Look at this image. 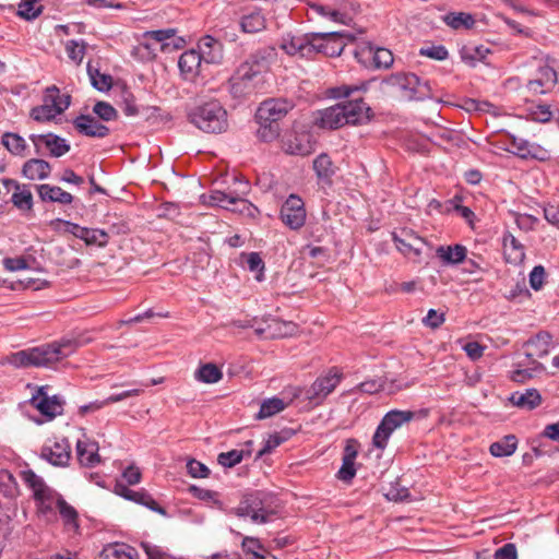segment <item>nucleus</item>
<instances>
[{
	"label": "nucleus",
	"mask_w": 559,
	"mask_h": 559,
	"mask_svg": "<svg viewBox=\"0 0 559 559\" xmlns=\"http://www.w3.org/2000/svg\"><path fill=\"white\" fill-rule=\"evenodd\" d=\"M368 85V82H361L330 88L332 98H345V100L319 110L314 120L316 126L321 129L336 130L346 124L358 126L368 122L371 108L361 96L354 97L355 93L366 92Z\"/></svg>",
	"instance_id": "1"
},
{
	"label": "nucleus",
	"mask_w": 559,
	"mask_h": 559,
	"mask_svg": "<svg viewBox=\"0 0 559 559\" xmlns=\"http://www.w3.org/2000/svg\"><path fill=\"white\" fill-rule=\"evenodd\" d=\"M275 49L271 47L259 48L240 63L229 80L230 91L235 96H246L253 93L263 82V73L267 72Z\"/></svg>",
	"instance_id": "2"
},
{
	"label": "nucleus",
	"mask_w": 559,
	"mask_h": 559,
	"mask_svg": "<svg viewBox=\"0 0 559 559\" xmlns=\"http://www.w3.org/2000/svg\"><path fill=\"white\" fill-rule=\"evenodd\" d=\"M73 350V343L67 341L13 353L7 357V362L16 368L49 367L68 357Z\"/></svg>",
	"instance_id": "3"
},
{
	"label": "nucleus",
	"mask_w": 559,
	"mask_h": 559,
	"mask_svg": "<svg viewBox=\"0 0 559 559\" xmlns=\"http://www.w3.org/2000/svg\"><path fill=\"white\" fill-rule=\"evenodd\" d=\"M383 93L402 100H425L432 98L429 81H423L415 73L396 72L381 81Z\"/></svg>",
	"instance_id": "4"
},
{
	"label": "nucleus",
	"mask_w": 559,
	"mask_h": 559,
	"mask_svg": "<svg viewBox=\"0 0 559 559\" xmlns=\"http://www.w3.org/2000/svg\"><path fill=\"white\" fill-rule=\"evenodd\" d=\"M188 118L193 126L206 133H223L228 128L227 111L216 99L193 107Z\"/></svg>",
	"instance_id": "5"
},
{
	"label": "nucleus",
	"mask_w": 559,
	"mask_h": 559,
	"mask_svg": "<svg viewBox=\"0 0 559 559\" xmlns=\"http://www.w3.org/2000/svg\"><path fill=\"white\" fill-rule=\"evenodd\" d=\"M414 418L412 411L393 409L388 412L372 437V444L374 448L383 450L388 444V440L397 428L411 421Z\"/></svg>",
	"instance_id": "6"
},
{
	"label": "nucleus",
	"mask_w": 559,
	"mask_h": 559,
	"mask_svg": "<svg viewBox=\"0 0 559 559\" xmlns=\"http://www.w3.org/2000/svg\"><path fill=\"white\" fill-rule=\"evenodd\" d=\"M239 518L249 516L253 523L263 524L271 521L274 511L264 507L260 492L245 496L235 509Z\"/></svg>",
	"instance_id": "7"
},
{
	"label": "nucleus",
	"mask_w": 559,
	"mask_h": 559,
	"mask_svg": "<svg viewBox=\"0 0 559 559\" xmlns=\"http://www.w3.org/2000/svg\"><path fill=\"white\" fill-rule=\"evenodd\" d=\"M222 55L218 50L210 51L209 56L199 53L194 49L181 53L178 67L185 80H193L199 73L202 61L206 63H218Z\"/></svg>",
	"instance_id": "8"
},
{
	"label": "nucleus",
	"mask_w": 559,
	"mask_h": 559,
	"mask_svg": "<svg viewBox=\"0 0 559 559\" xmlns=\"http://www.w3.org/2000/svg\"><path fill=\"white\" fill-rule=\"evenodd\" d=\"M47 385L36 386L29 404L35 407L47 420H52L63 413L64 400L60 395L49 396Z\"/></svg>",
	"instance_id": "9"
},
{
	"label": "nucleus",
	"mask_w": 559,
	"mask_h": 559,
	"mask_svg": "<svg viewBox=\"0 0 559 559\" xmlns=\"http://www.w3.org/2000/svg\"><path fill=\"white\" fill-rule=\"evenodd\" d=\"M294 104L285 98H270L262 102L257 110V121L280 122L292 109Z\"/></svg>",
	"instance_id": "10"
},
{
	"label": "nucleus",
	"mask_w": 559,
	"mask_h": 559,
	"mask_svg": "<svg viewBox=\"0 0 559 559\" xmlns=\"http://www.w3.org/2000/svg\"><path fill=\"white\" fill-rule=\"evenodd\" d=\"M281 47L287 55L312 59L314 57L316 33L292 35L283 38Z\"/></svg>",
	"instance_id": "11"
},
{
	"label": "nucleus",
	"mask_w": 559,
	"mask_h": 559,
	"mask_svg": "<svg viewBox=\"0 0 559 559\" xmlns=\"http://www.w3.org/2000/svg\"><path fill=\"white\" fill-rule=\"evenodd\" d=\"M343 374L332 368L325 376L319 377L307 391V396L316 404H320L341 382Z\"/></svg>",
	"instance_id": "12"
},
{
	"label": "nucleus",
	"mask_w": 559,
	"mask_h": 559,
	"mask_svg": "<svg viewBox=\"0 0 559 559\" xmlns=\"http://www.w3.org/2000/svg\"><path fill=\"white\" fill-rule=\"evenodd\" d=\"M281 219L290 229H298L306 221L304 201L296 194H290L281 209Z\"/></svg>",
	"instance_id": "13"
},
{
	"label": "nucleus",
	"mask_w": 559,
	"mask_h": 559,
	"mask_svg": "<svg viewBox=\"0 0 559 559\" xmlns=\"http://www.w3.org/2000/svg\"><path fill=\"white\" fill-rule=\"evenodd\" d=\"M345 36V33L341 32L316 33L314 56L318 53L329 57L340 56L346 46Z\"/></svg>",
	"instance_id": "14"
},
{
	"label": "nucleus",
	"mask_w": 559,
	"mask_h": 559,
	"mask_svg": "<svg viewBox=\"0 0 559 559\" xmlns=\"http://www.w3.org/2000/svg\"><path fill=\"white\" fill-rule=\"evenodd\" d=\"M40 456L55 466H66L71 456V448L67 439L55 440L41 448Z\"/></svg>",
	"instance_id": "15"
},
{
	"label": "nucleus",
	"mask_w": 559,
	"mask_h": 559,
	"mask_svg": "<svg viewBox=\"0 0 559 559\" xmlns=\"http://www.w3.org/2000/svg\"><path fill=\"white\" fill-rule=\"evenodd\" d=\"M294 329L295 325L292 322L269 317L263 320V324L254 329V333L262 338H278L290 335Z\"/></svg>",
	"instance_id": "16"
},
{
	"label": "nucleus",
	"mask_w": 559,
	"mask_h": 559,
	"mask_svg": "<svg viewBox=\"0 0 559 559\" xmlns=\"http://www.w3.org/2000/svg\"><path fill=\"white\" fill-rule=\"evenodd\" d=\"M29 139L33 142L37 153L40 151V144L45 145L52 157H61L70 151V145L67 143V141L53 133L31 134Z\"/></svg>",
	"instance_id": "17"
},
{
	"label": "nucleus",
	"mask_w": 559,
	"mask_h": 559,
	"mask_svg": "<svg viewBox=\"0 0 559 559\" xmlns=\"http://www.w3.org/2000/svg\"><path fill=\"white\" fill-rule=\"evenodd\" d=\"M356 58L359 62L367 64L369 60H372V63L376 68H390L394 61L393 53L382 47H372L367 46L361 48L360 51L356 52Z\"/></svg>",
	"instance_id": "18"
},
{
	"label": "nucleus",
	"mask_w": 559,
	"mask_h": 559,
	"mask_svg": "<svg viewBox=\"0 0 559 559\" xmlns=\"http://www.w3.org/2000/svg\"><path fill=\"white\" fill-rule=\"evenodd\" d=\"M76 131L90 138H105L109 134V128L100 123L90 115H80L73 120Z\"/></svg>",
	"instance_id": "19"
},
{
	"label": "nucleus",
	"mask_w": 559,
	"mask_h": 559,
	"mask_svg": "<svg viewBox=\"0 0 559 559\" xmlns=\"http://www.w3.org/2000/svg\"><path fill=\"white\" fill-rule=\"evenodd\" d=\"M393 240L396 248L404 254L413 252L415 255H419L421 253L424 239L413 230L402 229L399 234L393 233Z\"/></svg>",
	"instance_id": "20"
},
{
	"label": "nucleus",
	"mask_w": 559,
	"mask_h": 559,
	"mask_svg": "<svg viewBox=\"0 0 559 559\" xmlns=\"http://www.w3.org/2000/svg\"><path fill=\"white\" fill-rule=\"evenodd\" d=\"M116 492L128 500H131V501H134L136 503L147 507L152 511H155L163 515L166 514V510L164 508L159 507L158 503L153 499V497L143 490L135 491V490L128 488L124 484L117 483L116 484Z\"/></svg>",
	"instance_id": "21"
},
{
	"label": "nucleus",
	"mask_w": 559,
	"mask_h": 559,
	"mask_svg": "<svg viewBox=\"0 0 559 559\" xmlns=\"http://www.w3.org/2000/svg\"><path fill=\"white\" fill-rule=\"evenodd\" d=\"M99 447L96 441L88 439L78 440L76 442V455L78 460L83 466L94 467L100 463V456L98 454Z\"/></svg>",
	"instance_id": "22"
},
{
	"label": "nucleus",
	"mask_w": 559,
	"mask_h": 559,
	"mask_svg": "<svg viewBox=\"0 0 559 559\" xmlns=\"http://www.w3.org/2000/svg\"><path fill=\"white\" fill-rule=\"evenodd\" d=\"M552 337L548 332H539L530 338L525 346L527 347L526 357L531 360L542 358L548 355L551 346Z\"/></svg>",
	"instance_id": "23"
},
{
	"label": "nucleus",
	"mask_w": 559,
	"mask_h": 559,
	"mask_svg": "<svg viewBox=\"0 0 559 559\" xmlns=\"http://www.w3.org/2000/svg\"><path fill=\"white\" fill-rule=\"evenodd\" d=\"M37 193L43 202H56L59 204H70L73 202V195L58 186L43 183L36 186Z\"/></svg>",
	"instance_id": "24"
},
{
	"label": "nucleus",
	"mask_w": 559,
	"mask_h": 559,
	"mask_svg": "<svg viewBox=\"0 0 559 559\" xmlns=\"http://www.w3.org/2000/svg\"><path fill=\"white\" fill-rule=\"evenodd\" d=\"M50 171V164L40 158H31L22 167L23 176L29 180H44L49 177Z\"/></svg>",
	"instance_id": "25"
},
{
	"label": "nucleus",
	"mask_w": 559,
	"mask_h": 559,
	"mask_svg": "<svg viewBox=\"0 0 559 559\" xmlns=\"http://www.w3.org/2000/svg\"><path fill=\"white\" fill-rule=\"evenodd\" d=\"M502 245L509 263L518 264L524 261V246L510 231L503 234Z\"/></svg>",
	"instance_id": "26"
},
{
	"label": "nucleus",
	"mask_w": 559,
	"mask_h": 559,
	"mask_svg": "<svg viewBox=\"0 0 559 559\" xmlns=\"http://www.w3.org/2000/svg\"><path fill=\"white\" fill-rule=\"evenodd\" d=\"M313 170L320 182L330 186L332 183V178L336 173V167L334 166L331 157L328 154L322 153L314 158Z\"/></svg>",
	"instance_id": "27"
},
{
	"label": "nucleus",
	"mask_w": 559,
	"mask_h": 559,
	"mask_svg": "<svg viewBox=\"0 0 559 559\" xmlns=\"http://www.w3.org/2000/svg\"><path fill=\"white\" fill-rule=\"evenodd\" d=\"M97 559H138V551L123 543L109 544L104 547Z\"/></svg>",
	"instance_id": "28"
},
{
	"label": "nucleus",
	"mask_w": 559,
	"mask_h": 559,
	"mask_svg": "<svg viewBox=\"0 0 559 559\" xmlns=\"http://www.w3.org/2000/svg\"><path fill=\"white\" fill-rule=\"evenodd\" d=\"M509 400L514 406L532 411L540 405L542 395L536 389H526L524 392L512 393Z\"/></svg>",
	"instance_id": "29"
},
{
	"label": "nucleus",
	"mask_w": 559,
	"mask_h": 559,
	"mask_svg": "<svg viewBox=\"0 0 559 559\" xmlns=\"http://www.w3.org/2000/svg\"><path fill=\"white\" fill-rule=\"evenodd\" d=\"M43 102L47 103L55 110H59L58 107L60 106L61 115L70 107L71 96L69 94H61L56 85H51L45 88Z\"/></svg>",
	"instance_id": "30"
},
{
	"label": "nucleus",
	"mask_w": 559,
	"mask_h": 559,
	"mask_svg": "<svg viewBox=\"0 0 559 559\" xmlns=\"http://www.w3.org/2000/svg\"><path fill=\"white\" fill-rule=\"evenodd\" d=\"M56 509H58L63 524L68 531L76 533L79 531L78 511L70 506L62 497H57Z\"/></svg>",
	"instance_id": "31"
},
{
	"label": "nucleus",
	"mask_w": 559,
	"mask_h": 559,
	"mask_svg": "<svg viewBox=\"0 0 559 559\" xmlns=\"http://www.w3.org/2000/svg\"><path fill=\"white\" fill-rule=\"evenodd\" d=\"M466 248L462 245L454 246H440L437 248V257L443 262V264H459L466 258Z\"/></svg>",
	"instance_id": "32"
},
{
	"label": "nucleus",
	"mask_w": 559,
	"mask_h": 559,
	"mask_svg": "<svg viewBox=\"0 0 559 559\" xmlns=\"http://www.w3.org/2000/svg\"><path fill=\"white\" fill-rule=\"evenodd\" d=\"M240 26L245 33H258L265 28L266 20L261 10H253L242 16Z\"/></svg>",
	"instance_id": "33"
},
{
	"label": "nucleus",
	"mask_w": 559,
	"mask_h": 559,
	"mask_svg": "<svg viewBox=\"0 0 559 559\" xmlns=\"http://www.w3.org/2000/svg\"><path fill=\"white\" fill-rule=\"evenodd\" d=\"M79 239L83 240L86 246H97L104 248L108 245L109 235L104 229L87 228L82 226Z\"/></svg>",
	"instance_id": "34"
},
{
	"label": "nucleus",
	"mask_w": 559,
	"mask_h": 559,
	"mask_svg": "<svg viewBox=\"0 0 559 559\" xmlns=\"http://www.w3.org/2000/svg\"><path fill=\"white\" fill-rule=\"evenodd\" d=\"M442 20L453 29H471L475 25L474 16L466 12H450L443 15Z\"/></svg>",
	"instance_id": "35"
},
{
	"label": "nucleus",
	"mask_w": 559,
	"mask_h": 559,
	"mask_svg": "<svg viewBox=\"0 0 559 559\" xmlns=\"http://www.w3.org/2000/svg\"><path fill=\"white\" fill-rule=\"evenodd\" d=\"M209 203L211 205L219 206L222 209L230 210V211H242L235 202L234 197L230 193L229 188L225 191L213 190L209 195Z\"/></svg>",
	"instance_id": "36"
},
{
	"label": "nucleus",
	"mask_w": 559,
	"mask_h": 559,
	"mask_svg": "<svg viewBox=\"0 0 559 559\" xmlns=\"http://www.w3.org/2000/svg\"><path fill=\"white\" fill-rule=\"evenodd\" d=\"M538 150V145L530 143L527 140L514 135L511 136L510 151L522 158L536 157Z\"/></svg>",
	"instance_id": "37"
},
{
	"label": "nucleus",
	"mask_w": 559,
	"mask_h": 559,
	"mask_svg": "<svg viewBox=\"0 0 559 559\" xmlns=\"http://www.w3.org/2000/svg\"><path fill=\"white\" fill-rule=\"evenodd\" d=\"M252 441L246 442V445L250 448L252 445ZM251 450L250 449H241V450H230L228 452H222L217 456V462L224 467H234L238 463L242 461L243 457L250 456Z\"/></svg>",
	"instance_id": "38"
},
{
	"label": "nucleus",
	"mask_w": 559,
	"mask_h": 559,
	"mask_svg": "<svg viewBox=\"0 0 559 559\" xmlns=\"http://www.w3.org/2000/svg\"><path fill=\"white\" fill-rule=\"evenodd\" d=\"M1 143L12 155L15 156H24L27 147L25 139L14 132H4L1 138Z\"/></svg>",
	"instance_id": "39"
},
{
	"label": "nucleus",
	"mask_w": 559,
	"mask_h": 559,
	"mask_svg": "<svg viewBox=\"0 0 559 559\" xmlns=\"http://www.w3.org/2000/svg\"><path fill=\"white\" fill-rule=\"evenodd\" d=\"M516 445V437L514 435H508L501 440L493 442L490 445L489 451L491 455L496 457L510 456L515 452Z\"/></svg>",
	"instance_id": "40"
},
{
	"label": "nucleus",
	"mask_w": 559,
	"mask_h": 559,
	"mask_svg": "<svg viewBox=\"0 0 559 559\" xmlns=\"http://www.w3.org/2000/svg\"><path fill=\"white\" fill-rule=\"evenodd\" d=\"M294 431L292 429H284L280 432H274L265 440L264 445L258 451L255 459H261L263 455L271 453L275 448L287 441Z\"/></svg>",
	"instance_id": "41"
},
{
	"label": "nucleus",
	"mask_w": 559,
	"mask_h": 559,
	"mask_svg": "<svg viewBox=\"0 0 559 559\" xmlns=\"http://www.w3.org/2000/svg\"><path fill=\"white\" fill-rule=\"evenodd\" d=\"M87 74L90 76L92 86L99 92H107L112 86V78L109 74L100 73L97 68H94L92 62L87 63Z\"/></svg>",
	"instance_id": "42"
},
{
	"label": "nucleus",
	"mask_w": 559,
	"mask_h": 559,
	"mask_svg": "<svg viewBox=\"0 0 559 559\" xmlns=\"http://www.w3.org/2000/svg\"><path fill=\"white\" fill-rule=\"evenodd\" d=\"M22 479L33 490L34 499L38 496H43L50 489L44 481V479L35 474L32 469L21 472Z\"/></svg>",
	"instance_id": "43"
},
{
	"label": "nucleus",
	"mask_w": 559,
	"mask_h": 559,
	"mask_svg": "<svg viewBox=\"0 0 559 559\" xmlns=\"http://www.w3.org/2000/svg\"><path fill=\"white\" fill-rule=\"evenodd\" d=\"M228 188L235 199V202L240 209L243 210L249 205L248 201L246 200V195L250 191V185L247 180L239 177H234V186Z\"/></svg>",
	"instance_id": "44"
},
{
	"label": "nucleus",
	"mask_w": 559,
	"mask_h": 559,
	"mask_svg": "<svg viewBox=\"0 0 559 559\" xmlns=\"http://www.w3.org/2000/svg\"><path fill=\"white\" fill-rule=\"evenodd\" d=\"M11 202L20 211H32L33 194L28 186L23 185L19 190H15L12 194Z\"/></svg>",
	"instance_id": "45"
},
{
	"label": "nucleus",
	"mask_w": 559,
	"mask_h": 559,
	"mask_svg": "<svg viewBox=\"0 0 559 559\" xmlns=\"http://www.w3.org/2000/svg\"><path fill=\"white\" fill-rule=\"evenodd\" d=\"M195 379L203 383H216L223 378V372L214 364L202 365L194 374Z\"/></svg>",
	"instance_id": "46"
},
{
	"label": "nucleus",
	"mask_w": 559,
	"mask_h": 559,
	"mask_svg": "<svg viewBox=\"0 0 559 559\" xmlns=\"http://www.w3.org/2000/svg\"><path fill=\"white\" fill-rule=\"evenodd\" d=\"M286 403L280 397H272L264 400L260 406V411L257 415L258 419H264L272 417L280 412L284 411Z\"/></svg>",
	"instance_id": "47"
},
{
	"label": "nucleus",
	"mask_w": 559,
	"mask_h": 559,
	"mask_svg": "<svg viewBox=\"0 0 559 559\" xmlns=\"http://www.w3.org/2000/svg\"><path fill=\"white\" fill-rule=\"evenodd\" d=\"M0 492L8 498H14L19 495L17 481L13 474L7 469L0 471Z\"/></svg>",
	"instance_id": "48"
},
{
	"label": "nucleus",
	"mask_w": 559,
	"mask_h": 559,
	"mask_svg": "<svg viewBox=\"0 0 559 559\" xmlns=\"http://www.w3.org/2000/svg\"><path fill=\"white\" fill-rule=\"evenodd\" d=\"M60 109V106L58 107ZM58 115H60V110L52 109L47 103H44L39 106H35L31 109L29 117L37 122H49L53 120Z\"/></svg>",
	"instance_id": "49"
},
{
	"label": "nucleus",
	"mask_w": 559,
	"mask_h": 559,
	"mask_svg": "<svg viewBox=\"0 0 559 559\" xmlns=\"http://www.w3.org/2000/svg\"><path fill=\"white\" fill-rule=\"evenodd\" d=\"M177 31L175 28H164L156 31H147L143 33V39L154 40L155 43L160 44V50L165 51L169 47V44L166 43L167 39L175 37Z\"/></svg>",
	"instance_id": "50"
},
{
	"label": "nucleus",
	"mask_w": 559,
	"mask_h": 559,
	"mask_svg": "<svg viewBox=\"0 0 559 559\" xmlns=\"http://www.w3.org/2000/svg\"><path fill=\"white\" fill-rule=\"evenodd\" d=\"M41 11L43 5L38 3V0H21L16 14L26 21H31L36 19Z\"/></svg>",
	"instance_id": "51"
},
{
	"label": "nucleus",
	"mask_w": 559,
	"mask_h": 559,
	"mask_svg": "<svg viewBox=\"0 0 559 559\" xmlns=\"http://www.w3.org/2000/svg\"><path fill=\"white\" fill-rule=\"evenodd\" d=\"M57 497L61 496L50 488L48 492H45L43 496L35 498L38 512L44 515L51 513L56 508Z\"/></svg>",
	"instance_id": "52"
},
{
	"label": "nucleus",
	"mask_w": 559,
	"mask_h": 559,
	"mask_svg": "<svg viewBox=\"0 0 559 559\" xmlns=\"http://www.w3.org/2000/svg\"><path fill=\"white\" fill-rule=\"evenodd\" d=\"M533 367L531 368H519L513 370L510 374V379L514 382L523 383L528 379H532L536 372H540L544 370L542 364L537 360H532Z\"/></svg>",
	"instance_id": "53"
},
{
	"label": "nucleus",
	"mask_w": 559,
	"mask_h": 559,
	"mask_svg": "<svg viewBox=\"0 0 559 559\" xmlns=\"http://www.w3.org/2000/svg\"><path fill=\"white\" fill-rule=\"evenodd\" d=\"M258 123L260 124V127L257 131V134L260 140L264 142H271L280 135V123L271 121H258Z\"/></svg>",
	"instance_id": "54"
},
{
	"label": "nucleus",
	"mask_w": 559,
	"mask_h": 559,
	"mask_svg": "<svg viewBox=\"0 0 559 559\" xmlns=\"http://www.w3.org/2000/svg\"><path fill=\"white\" fill-rule=\"evenodd\" d=\"M242 258L246 259V263L248 265V269L251 272H257L255 275L257 281H262L263 278V270H264V262L258 252H250V253H242Z\"/></svg>",
	"instance_id": "55"
},
{
	"label": "nucleus",
	"mask_w": 559,
	"mask_h": 559,
	"mask_svg": "<svg viewBox=\"0 0 559 559\" xmlns=\"http://www.w3.org/2000/svg\"><path fill=\"white\" fill-rule=\"evenodd\" d=\"M66 51L72 61L80 64L85 55V43L74 39L68 40L66 44Z\"/></svg>",
	"instance_id": "56"
},
{
	"label": "nucleus",
	"mask_w": 559,
	"mask_h": 559,
	"mask_svg": "<svg viewBox=\"0 0 559 559\" xmlns=\"http://www.w3.org/2000/svg\"><path fill=\"white\" fill-rule=\"evenodd\" d=\"M93 112L104 121H112L117 118V110L107 102H97L93 107Z\"/></svg>",
	"instance_id": "57"
},
{
	"label": "nucleus",
	"mask_w": 559,
	"mask_h": 559,
	"mask_svg": "<svg viewBox=\"0 0 559 559\" xmlns=\"http://www.w3.org/2000/svg\"><path fill=\"white\" fill-rule=\"evenodd\" d=\"M187 471L194 478H205L210 474L209 467L194 459L187 462Z\"/></svg>",
	"instance_id": "58"
},
{
	"label": "nucleus",
	"mask_w": 559,
	"mask_h": 559,
	"mask_svg": "<svg viewBox=\"0 0 559 559\" xmlns=\"http://www.w3.org/2000/svg\"><path fill=\"white\" fill-rule=\"evenodd\" d=\"M284 150L292 155H307L310 152L308 146L302 144L297 136L287 140L284 144Z\"/></svg>",
	"instance_id": "59"
},
{
	"label": "nucleus",
	"mask_w": 559,
	"mask_h": 559,
	"mask_svg": "<svg viewBox=\"0 0 559 559\" xmlns=\"http://www.w3.org/2000/svg\"><path fill=\"white\" fill-rule=\"evenodd\" d=\"M356 475L355 461L354 460H342V466L337 472V478L343 481H350Z\"/></svg>",
	"instance_id": "60"
},
{
	"label": "nucleus",
	"mask_w": 559,
	"mask_h": 559,
	"mask_svg": "<svg viewBox=\"0 0 559 559\" xmlns=\"http://www.w3.org/2000/svg\"><path fill=\"white\" fill-rule=\"evenodd\" d=\"M199 53L209 56L210 51L218 50L222 53V47L218 40L212 36H204L199 43Z\"/></svg>",
	"instance_id": "61"
},
{
	"label": "nucleus",
	"mask_w": 559,
	"mask_h": 559,
	"mask_svg": "<svg viewBox=\"0 0 559 559\" xmlns=\"http://www.w3.org/2000/svg\"><path fill=\"white\" fill-rule=\"evenodd\" d=\"M121 109L122 112L128 117H134L139 114V107L136 106L135 98L131 93H123Z\"/></svg>",
	"instance_id": "62"
},
{
	"label": "nucleus",
	"mask_w": 559,
	"mask_h": 559,
	"mask_svg": "<svg viewBox=\"0 0 559 559\" xmlns=\"http://www.w3.org/2000/svg\"><path fill=\"white\" fill-rule=\"evenodd\" d=\"M544 218L552 226L559 229V206L554 204H546L543 207Z\"/></svg>",
	"instance_id": "63"
},
{
	"label": "nucleus",
	"mask_w": 559,
	"mask_h": 559,
	"mask_svg": "<svg viewBox=\"0 0 559 559\" xmlns=\"http://www.w3.org/2000/svg\"><path fill=\"white\" fill-rule=\"evenodd\" d=\"M495 559H516L518 551L514 544H506L502 547L498 548L493 555Z\"/></svg>",
	"instance_id": "64"
}]
</instances>
